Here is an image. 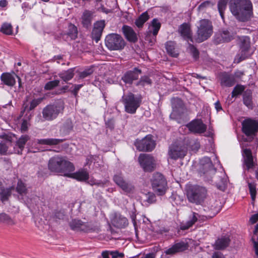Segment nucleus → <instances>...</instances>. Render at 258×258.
<instances>
[{
  "mask_svg": "<svg viewBox=\"0 0 258 258\" xmlns=\"http://www.w3.org/2000/svg\"><path fill=\"white\" fill-rule=\"evenodd\" d=\"M228 0H219L218 3V9L221 18L224 19V13L227 8Z\"/></svg>",
  "mask_w": 258,
  "mask_h": 258,
  "instance_id": "obj_40",
  "label": "nucleus"
},
{
  "mask_svg": "<svg viewBox=\"0 0 258 258\" xmlns=\"http://www.w3.org/2000/svg\"><path fill=\"white\" fill-rule=\"evenodd\" d=\"M13 187H5L3 186L0 189V199L3 203L8 200L11 197Z\"/></svg>",
  "mask_w": 258,
  "mask_h": 258,
  "instance_id": "obj_36",
  "label": "nucleus"
},
{
  "mask_svg": "<svg viewBox=\"0 0 258 258\" xmlns=\"http://www.w3.org/2000/svg\"><path fill=\"white\" fill-rule=\"evenodd\" d=\"M186 127L190 132L195 134H202L207 130V125L199 119L192 120L187 124Z\"/></svg>",
  "mask_w": 258,
  "mask_h": 258,
  "instance_id": "obj_15",
  "label": "nucleus"
},
{
  "mask_svg": "<svg viewBox=\"0 0 258 258\" xmlns=\"http://www.w3.org/2000/svg\"><path fill=\"white\" fill-rule=\"evenodd\" d=\"M131 218L132 219V222L133 223L134 226L136 225V214L135 212H133L131 214Z\"/></svg>",
  "mask_w": 258,
  "mask_h": 258,
  "instance_id": "obj_62",
  "label": "nucleus"
},
{
  "mask_svg": "<svg viewBox=\"0 0 258 258\" xmlns=\"http://www.w3.org/2000/svg\"><path fill=\"white\" fill-rule=\"evenodd\" d=\"M215 108L216 109V110L219 111L221 110L222 109V108L221 107V105L219 102V101H217L215 103Z\"/></svg>",
  "mask_w": 258,
  "mask_h": 258,
  "instance_id": "obj_64",
  "label": "nucleus"
},
{
  "mask_svg": "<svg viewBox=\"0 0 258 258\" xmlns=\"http://www.w3.org/2000/svg\"><path fill=\"white\" fill-rule=\"evenodd\" d=\"M248 186L251 199L253 201H254L256 194V184L254 182H248Z\"/></svg>",
  "mask_w": 258,
  "mask_h": 258,
  "instance_id": "obj_48",
  "label": "nucleus"
},
{
  "mask_svg": "<svg viewBox=\"0 0 258 258\" xmlns=\"http://www.w3.org/2000/svg\"><path fill=\"white\" fill-rule=\"evenodd\" d=\"M242 131L247 137L253 139L258 132V121L248 118L242 122Z\"/></svg>",
  "mask_w": 258,
  "mask_h": 258,
  "instance_id": "obj_10",
  "label": "nucleus"
},
{
  "mask_svg": "<svg viewBox=\"0 0 258 258\" xmlns=\"http://www.w3.org/2000/svg\"><path fill=\"white\" fill-rule=\"evenodd\" d=\"M188 247V243L184 241L175 243L171 247L165 250L164 253L167 255H173L178 252H182Z\"/></svg>",
  "mask_w": 258,
  "mask_h": 258,
  "instance_id": "obj_18",
  "label": "nucleus"
},
{
  "mask_svg": "<svg viewBox=\"0 0 258 258\" xmlns=\"http://www.w3.org/2000/svg\"><path fill=\"white\" fill-rule=\"evenodd\" d=\"M17 191L20 195H26L27 193V188L25 183L21 180H18L16 187Z\"/></svg>",
  "mask_w": 258,
  "mask_h": 258,
  "instance_id": "obj_42",
  "label": "nucleus"
},
{
  "mask_svg": "<svg viewBox=\"0 0 258 258\" xmlns=\"http://www.w3.org/2000/svg\"><path fill=\"white\" fill-rule=\"evenodd\" d=\"M258 229V225L255 226V230L252 237V240L253 243V247L255 251V253L258 257V234L257 233V230Z\"/></svg>",
  "mask_w": 258,
  "mask_h": 258,
  "instance_id": "obj_44",
  "label": "nucleus"
},
{
  "mask_svg": "<svg viewBox=\"0 0 258 258\" xmlns=\"http://www.w3.org/2000/svg\"><path fill=\"white\" fill-rule=\"evenodd\" d=\"M210 2L207 1L203 3H202L199 6V9L200 10H203L204 8L208 7L210 5Z\"/></svg>",
  "mask_w": 258,
  "mask_h": 258,
  "instance_id": "obj_60",
  "label": "nucleus"
},
{
  "mask_svg": "<svg viewBox=\"0 0 258 258\" xmlns=\"http://www.w3.org/2000/svg\"><path fill=\"white\" fill-rule=\"evenodd\" d=\"M109 254L111 255L112 258L124 257V254L123 253H120L117 250L109 251Z\"/></svg>",
  "mask_w": 258,
  "mask_h": 258,
  "instance_id": "obj_55",
  "label": "nucleus"
},
{
  "mask_svg": "<svg viewBox=\"0 0 258 258\" xmlns=\"http://www.w3.org/2000/svg\"><path fill=\"white\" fill-rule=\"evenodd\" d=\"M102 33V31L93 28L92 32V38L97 42L100 40Z\"/></svg>",
  "mask_w": 258,
  "mask_h": 258,
  "instance_id": "obj_52",
  "label": "nucleus"
},
{
  "mask_svg": "<svg viewBox=\"0 0 258 258\" xmlns=\"http://www.w3.org/2000/svg\"><path fill=\"white\" fill-rule=\"evenodd\" d=\"M15 77L19 80L20 78L15 74L10 73H3L1 77L2 81L6 85L9 86H13L16 83Z\"/></svg>",
  "mask_w": 258,
  "mask_h": 258,
  "instance_id": "obj_27",
  "label": "nucleus"
},
{
  "mask_svg": "<svg viewBox=\"0 0 258 258\" xmlns=\"http://www.w3.org/2000/svg\"><path fill=\"white\" fill-rule=\"evenodd\" d=\"M112 224L115 227L122 228L128 225L127 219L119 214H115L111 219Z\"/></svg>",
  "mask_w": 258,
  "mask_h": 258,
  "instance_id": "obj_21",
  "label": "nucleus"
},
{
  "mask_svg": "<svg viewBox=\"0 0 258 258\" xmlns=\"http://www.w3.org/2000/svg\"><path fill=\"white\" fill-rule=\"evenodd\" d=\"M105 45L111 50H119L124 47L125 42L120 35L112 33L106 36Z\"/></svg>",
  "mask_w": 258,
  "mask_h": 258,
  "instance_id": "obj_8",
  "label": "nucleus"
},
{
  "mask_svg": "<svg viewBox=\"0 0 258 258\" xmlns=\"http://www.w3.org/2000/svg\"><path fill=\"white\" fill-rule=\"evenodd\" d=\"M156 201V196L153 193H149L147 199V201L150 203L152 204Z\"/></svg>",
  "mask_w": 258,
  "mask_h": 258,
  "instance_id": "obj_56",
  "label": "nucleus"
},
{
  "mask_svg": "<svg viewBox=\"0 0 258 258\" xmlns=\"http://www.w3.org/2000/svg\"><path fill=\"white\" fill-rule=\"evenodd\" d=\"M94 71L92 68H88L79 73V79H83L91 76Z\"/></svg>",
  "mask_w": 258,
  "mask_h": 258,
  "instance_id": "obj_46",
  "label": "nucleus"
},
{
  "mask_svg": "<svg viewBox=\"0 0 258 258\" xmlns=\"http://www.w3.org/2000/svg\"><path fill=\"white\" fill-rule=\"evenodd\" d=\"M122 99L125 111L131 114H134L136 112L141 103V99L136 97L132 93L123 96Z\"/></svg>",
  "mask_w": 258,
  "mask_h": 258,
  "instance_id": "obj_7",
  "label": "nucleus"
},
{
  "mask_svg": "<svg viewBox=\"0 0 258 258\" xmlns=\"http://www.w3.org/2000/svg\"><path fill=\"white\" fill-rule=\"evenodd\" d=\"M231 12L240 22L249 21L253 17L252 5L250 0H236L229 6Z\"/></svg>",
  "mask_w": 258,
  "mask_h": 258,
  "instance_id": "obj_1",
  "label": "nucleus"
},
{
  "mask_svg": "<svg viewBox=\"0 0 258 258\" xmlns=\"http://www.w3.org/2000/svg\"><path fill=\"white\" fill-rule=\"evenodd\" d=\"M175 42L172 41L167 42L165 44L168 54L174 57H176L178 55V52L175 49Z\"/></svg>",
  "mask_w": 258,
  "mask_h": 258,
  "instance_id": "obj_38",
  "label": "nucleus"
},
{
  "mask_svg": "<svg viewBox=\"0 0 258 258\" xmlns=\"http://www.w3.org/2000/svg\"><path fill=\"white\" fill-rule=\"evenodd\" d=\"M187 49L189 52L192 55L193 58L195 60H197L199 57V51L196 47L192 44L188 43Z\"/></svg>",
  "mask_w": 258,
  "mask_h": 258,
  "instance_id": "obj_47",
  "label": "nucleus"
},
{
  "mask_svg": "<svg viewBox=\"0 0 258 258\" xmlns=\"http://www.w3.org/2000/svg\"><path fill=\"white\" fill-rule=\"evenodd\" d=\"M152 80L147 76L142 77L140 80L136 83V86L144 87L146 85H151L152 84Z\"/></svg>",
  "mask_w": 258,
  "mask_h": 258,
  "instance_id": "obj_43",
  "label": "nucleus"
},
{
  "mask_svg": "<svg viewBox=\"0 0 258 258\" xmlns=\"http://www.w3.org/2000/svg\"><path fill=\"white\" fill-rule=\"evenodd\" d=\"M243 156L244 159V164L247 169H249L253 168L254 166L253 157L252 153L249 149H244L243 150Z\"/></svg>",
  "mask_w": 258,
  "mask_h": 258,
  "instance_id": "obj_30",
  "label": "nucleus"
},
{
  "mask_svg": "<svg viewBox=\"0 0 258 258\" xmlns=\"http://www.w3.org/2000/svg\"><path fill=\"white\" fill-rule=\"evenodd\" d=\"M219 79L222 87H232L236 83L235 76L226 72L221 73L219 75Z\"/></svg>",
  "mask_w": 258,
  "mask_h": 258,
  "instance_id": "obj_19",
  "label": "nucleus"
},
{
  "mask_svg": "<svg viewBox=\"0 0 258 258\" xmlns=\"http://www.w3.org/2000/svg\"><path fill=\"white\" fill-rule=\"evenodd\" d=\"M109 251H103L101 255L102 258H109Z\"/></svg>",
  "mask_w": 258,
  "mask_h": 258,
  "instance_id": "obj_63",
  "label": "nucleus"
},
{
  "mask_svg": "<svg viewBox=\"0 0 258 258\" xmlns=\"http://www.w3.org/2000/svg\"><path fill=\"white\" fill-rule=\"evenodd\" d=\"M213 33L212 22L208 19H202L199 22L197 31V41L203 42L208 39Z\"/></svg>",
  "mask_w": 258,
  "mask_h": 258,
  "instance_id": "obj_6",
  "label": "nucleus"
},
{
  "mask_svg": "<svg viewBox=\"0 0 258 258\" xmlns=\"http://www.w3.org/2000/svg\"><path fill=\"white\" fill-rule=\"evenodd\" d=\"M1 31L6 35H12L13 34L12 26L9 23H4L1 27Z\"/></svg>",
  "mask_w": 258,
  "mask_h": 258,
  "instance_id": "obj_45",
  "label": "nucleus"
},
{
  "mask_svg": "<svg viewBox=\"0 0 258 258\" xmlns=\"http://www.w3.org/2000/svg\"><path fill=\"white\" fill-rule=\"evenodd\" d=\"M161 27V23L156 19H154L151 23V26L149 28V30L147 32L146 37L147 38L151 34L156 37Z\"/></svg>",
  "mask_w": 258,
  "mask_h": 258,
  "instance_id": "obj_31",
  "label": "nucleus"
},
{
  "mask_svg": "<svg viewBox=\"0 0 258 258\" xmlns=\"http://www.w3.org/2000/svg\"><path fill=\"white\" fill-rule=\"evenodd\" d=\"M245 88L243 86L237 85L233 89L231 95L232 97H234L238 95H240L244 91Z\"/></svg>",
  "mask_w": 258,
  "mask_h": 258,
  "instance_id": "obj_49",
  "label": "nucleus"
},
{
  "mask_svg": "<svg viewBox=\"0 0 258 258\" xmlns=\"http://www.w3.org/2000/svg\"><path fill=\"white\" fill-rule=\"evenodd\" d=\"M250 41L248 37L240 39L239 52L235 56L234 62L237 63L248 58L251 53L250 52Z\"/></svg>",
  "mask_w": 258,
  "mask_h": 258,
  "instance_id": "obj_9",
  "label": "nucleus"
},
{
  "mask_svg": "<svg viewBox=\"0 0 258 258\" xmlns=\"http://www.w3.org/2000/svg\"><path fill=\"white\" fill-rule=\"evenodd\" d=\"M28 128V122L26 120H23L21 125V130L26 131Z\"/></svg>",
  "mask_w": 258,
  "mask_h": 258,
  "instance_id": "obj_61",
  "label": "nucleus"
},
{
  "mask_svg": "<svg viewBox=\"0 0 258 258\" xmlns=\"http://www.w3.org/2000/svg\"><path fill=\"white\" fill-rule=\"evenodd\" d=\"M178 32L185 40L192 42L191 30L187 24L183 23L179 27Z\"/></svg>",
  "mask_w": 258,
  "mask_h": 258,
  "instance_id": "obj_26",
  "label": "nucleus"
},
{
  "mask_svg": "<svg viewBox=\"0 0 258 258\" xmlns=\"http://www.w3.org/2000/svg\"><path fill=\"white\" fill-rule=\"evenodd\" d=\"M141 166L145 172H151L155 168V161L153 156L146 154H141L138 158Z\"/></svg>",
  "mask_w": 258,
  "mask_h": 258,
  "instance_id": "obj_12",
  "label": "nucleus"
},
{
  "mask_svg": "<svg viewBox=\"0 0 258 258\" xmlns=\"http://www.w3.org/2000/svg\"><path fill=\"white\" fill-rule=\"evenodd\" d=\"M187 153V149L183 145L172 144L169 148L168 155L170 158L177 160L183 158Z\"/></svg>",
  "mask_w": 258,
  "mask_h": 258,
  "instance_id": "obj_13",
  "label": "nucleus"
},
{
  "mask_svg": "<svg viewBox=\"0 0 258 258\" xmlns=\"http://www.w3.org/2000/svg\"><path fill=\"white\" fill-rule=\"evenodd\" d=\"M230 242L229 236L224 235L218 238L215 241L214 247L216 249H224L228 246Z\"/></svg>",
  "mask_w": 258,
  "mask_h": 258,
  "instance_id": "obj_24",
  "label": "nucleus"
},
{
  "mask_svg": "<svg viewBox=\"0 0 258 258\" xmlns=\"http://www.w3.org/2000/svg\"><path fill=\"white\" fill-rule=\"evenodd\" d=\"M249 220L251 224L255 223L258 221V213L252 215Z\"/></svg>",
  "mask_w": 258,
  "mask_h": 258,
  "instance_id": "obj_58",
  "label": "nucleus"
},
{
  "mask_svg": "<svg viewBox=\"0 0 258 258\" xmlns=\"http://www.w3.org/2000/svg\"><path fill=\"white\" fill-rule=\"evenodd\" d=\"M68 34L72 39H76L78 35L77 27L74 24H70L68 27Z\"/></svg>",
  "mask_w": 258,
  "mask_h": 258,
  "instance_id": "obj_41",
  "label": "nucleus"
},
{
  "mask_svg": "<svg viewBox=\"0 0 258 258\" xmlns=\"http://www.w3.org/2000/svg\"><path fill=\"white\" fill-rule=\"evenodd\" d=\"M72 172H68L66 176L81 181H86L89 178V173L85 169H81L74 173Z\"/></svg>",
  "mask_w": 258,
  "mask_h": 258,
  "instance_id": "obj_20",
  "label": "nucleus"
},
{
  "mask_svg": "<svg viewBox=\"0 0 258 258\" xmlns=\"http://www.w3.org/2000/svg\"><path fill=\"white\" fill-rule=\"evenodd\" d=\"M134 145L139 151L150 152L154 149L156 144L152 139V136L149 135L142 140L137 139Z\"/></svg>",
  "mask_w": 258,
  "mask_h": 258,
  "instance_id": "obj_11",
  "label": "nucleus"
},
{
  "mask_svg": "<svg viewBox=\"0 0 258 258\" xmlns=\"http://www.w3.org/2000/svg\"><path fill=\"white\" fill-rule=\"evenodd\" d=\"M233 39V35L228 30L223 29L219 31L215 35L214 41L216 43L219 44L228 42Z\"/></svg>",
  "mask_w": 258,
  "mask_h": 258,
  "instance_id": "obj_17",
  "label": "nucleus"
},
{
  "mask_svg": "<svg viewBox=\"0 0 258 258\" xmlns=\"http://www.w3.org/2000/svg\"><path fill=\"white\" fill-rule=\"evenodd\" d=\"M48 169L52 172L63 173L66 176L68 172L75 170L74 164L61 157L51 158L48 162Z\"/></svg>",
  "mask_w": 258,
  "mask_h": 258,
  "instance_id": "obj_2",
  "label": "nucleus"
},
{
  "mask_svg": "<svg viewBox=\"0 0 258 258\" xmlns=\"http://www.w3.org/2000/svg\"><path fill=\"white\" fill-rule=\"evenodd\" d=\"M252 92L250 90H246L243 94V102L248 108L253 107Z\"/></svg>",
  "mask_w": 258,
  "mask_h": 258,
  "instance_id": "obj_37",
  "label": "nucleus"
},
{
  "mask_svg": "<svg viewBox=\"0 0 258 258\" xmlns=\"http://www.w3.org/2000/svg\"><path fill=\"white\" fill-rule=\"evenodd\" d=\"M83 85H75L74 89L72 91L73 94L76 96L79 90L82 87Z\"/></svg>",
  "mask_w": 258,
  "mask_h": 258,
  "instance_id": "obj_57",
  "label": "nucleus"
},
{
  "mask_svg": "<svg viewBox=\"0 0 258 258\" xmlns=\"http://www.w3.org/2000/svg\"><path fill=\"white\" fill-rule=\"evenodd\" d=\"M141 74V70L135 68L132 70L127 71L122 77L121 80L125 84L131 85L134 81L138 79L139 75Z\"/></svg>",
  "mask_w": 258,
  "mask_h": 258,
  "instance_id": "obj_16",
  "label": "nucleus"
},
{
  "mask_svg": "<svg viewBox=\"0 0 258 258\" xmlns=\"http://www.w3.org/2000/svg\"><path fill=\"white\" fill-rule=\"evenodd\" d=\"M201 163L203 165V169L208 168V170L204 172V174L206 176L208 174H213L216 172V170L214 168L211 159L209 157H204L201 160Z\"/></svg>",
  "mask_w": 258,
  "mask_h": 258,
  "instance_id": "obj_28",
  "label": "nucleus"
},
{
  "mask_svg": "<svg viewBox=\"0 0 258 258\" xmlns=\"http://www.w3.org/2000/svg\"><path fill=\"white\" fill-rule=\"evenodd\" d=\"M0 222L10 225L14 224V222L12 219L5 213L0 214Z\"/></svg>",
  "mask_w": 258,
  "mask_h": 258,
  "instance_id": "obj_51",
  "label": "nucleus"
},
{
  "mask_svg": "<svg viewBox=\"0 0 258 258\" xmlns=\"http://www.w3.org/2000/svg\"><path fill=\"white\" fill-rule=\"evenodd\" d=\"M63 109V104L60 101L47 105L42 110V118L45 121L53 120L62 113Z\"/></svg>",
  "mask_w": 258,
  "mask_h": 258,
  "instance_id": "obj_3",
  "label": "nucleus"
},
{
  "mask_svg": "<svg viewBox=\"0 0 258 258\" xmlns=\"http://www.w3.org/2000/svg\"><path fill=\"white\" fill-rule=\"evenodd\" d=\"M93 13L89 10H85L82 16V24L84 27L88 28L91 25Z\"/></svg>",
  "mask_w": 258,
  "mask_h": 258,
  "instance_id": "obj_32",
  "label": "nucleus"
},
{
  "mask_svg": "<svg viewBox=\"0 0 258 258\" xmlns=\"http://www.w3.org/2000/svg\"><path fill=\"white\" fill-rule=\"evenodd\" d=\"M151 183L154 192L158 196H163L167 189V183L164 176L159 172L153 174Z\"/></svg>",
  "mask_w": 258,
  "mask_h": 258,
  "instance_id": "obj_5",
  "label": "nucleus"
},
{
  "mask_svg": "<svg viewBox=\"0 0 258 258\" xmlns=\"http://www.w3.org/2000/svg\"><path fill=\"white\" fill-rule=\"evenodd\" d=\"M114 182L126 194L131 193L134 190V186L126 181L121 174H116L113 176Z\"/></svg>",
  "mask_w": 258,
  "mask_h": 258,
  "instance_id": "obj_14",
  "label": "nucleus"
},
{
  "mask_svg": "<svg viewBox=\"0 0 258 258\" xmlns=\"http://www.w3.org/2000/svg\"><path fill=\"white\" fill-rule=\"evenodd\" d=\"M30 139L29 136L22 135L17 141L16 147H14V152L18 154H22L26 142Z\"/></svg>",
  "mask_w": 258,
  "mask_h": 258,
  "instance_id": "obj_25",
  "label": "nucleus"
},
{
  "mask_svg": "<svg viewBox=\"0 0 258 258\" xmlns=\"http://www.w3.org/2000/svg\"><path fill=\"white\" fill-rule=\"evenodd\" d=\"M70 226L72 230L74 231H81L88 232L89 228L86 223L83 222L80 220L74 219L70 222Z\"/></svg>",
  "mask_w": 258,
  "mask_h": 258,
  "instance_id": "obj_23",
  "label": "nucleus"
},
{
  "mask_svg": "<svg viewBox=\"0 0 258 258\" xmlns=\"http://www.w3.org/2000/svg\"><path fill=\"white\" fill-rule=\"evenodd\" d=\"M65 141L64 139H53V138H48V139H38L37 142L38 144L40 145H57L60 143L63 142Z\"/></svg>",
  "mask_w": 258,
  "mask_h": 258,
  "instance_id": "obj_33",
  "label": "nucleus"
},
{
  "mask_svg": "<svg viewBox=\"0 0 258 258\" xmlns=\"http://www.w3.org/2000/svg\"><path fill=\"white\" fill-rule=\"evenodd\" d=\"M206 189L201 186L194 185L187 191V198L190 203L196 205H201L207 196Z\"/></svg>",
  "mask_w": 258,
  "mask_h": 258,
  "instance_id": "obj_4",
  "label": "nucleus"
},
{
  "mask_svg": "<svg viewBox=\"0 0 258 258\" xmlns=\"http://www.w3.org/2000/svg\"><path fill=\"white\" fill-rule=\"evenodd\" d=\"M200 216L196 212H192L189 216V220L185 222H182L180 225V229L183 230L188 229L191 227L198 221Z\"/></svg>",
  "mask_w": 258,
  "mask_h": 258,
  "instance_id": "obj_29",
  "label": "nucleus"
},
{
  "mask_svg": "<svg viewBox=\"0 0 258 258\" xmlns=\"http://www.w3.org/2000/svg\"><path fill=\"white\" fill-rule=\"evenodd\" d=\"M105 27V22L104 21H98L94 24V28L103 31Z\"/></svg>",
  "mask_w": 258,
  "mask_h": 258,
  "instance_id": "obj_54",
  "label": "nucleus"
},
{
  "mask_svg": "<svg viewBox=\"0 0 258 258\" xmlns=\"http://www.w3.org/2000/svg\"><path fill=\"white\" fill-rule=\"evenodd\" d=\"M59 84V81L58 80L49 81L45 84L44 89L46 90H50L58 86Z\"/></svg>",
  "mask_w": 258,
  "mask_h": 258,
  "instance_id": "obj_50",
  "label": "nucleus"
},
{
  "mask_svg": "<svg viewBox=\"0 0 258 258\" xmlns=\"http://www.w3.org/2000/svg\"><path fill=\"white\" fill-rule=\"evenodd\" d=\"M43 98H39L33 99L29 104H24L23 106V110L22 112L25 111H30L33 110L43 100Z\"/></svg>",
  "mask_w": 258,
  "mask_h": 258,
  "instance_id": "obj_34",
  "label": "nucleus"
},
{
  "mask_svg": "<svg viewBox=\"0 0 258 258\" xmlns=\"http://www.w3.org/2000/svg\"><path fill=\"white\" fill-rule=\"evenodd\" d=\"M9 146L7 143H0V155H6L8 153Z\"/></svg>",
  "mask_w": 258,
  "mask_h": 258,
  "instance_id": "obj_53",
  "label": "nucleus"
},
{
  "mask_svg": "<svg viewBox=\"0 0 258 258\" xmlns=\"http://www.w3.org/2000/svg\"><path fill=\"white\" fill-rule=\"evenodd\" d=\"M212 258H225V257L221 252L217 251L213 253Z\"/></svg>",
  "mask_w": 258,
  "mask_h": 258,
  "instance_id": "obj_59",
  "label": "nucleus"
},
{
  "mask_svg": "<svg viewBox=\"0 0 258 258\" xmlns=\"http://www.w3.org/2000/svg\"><path fill=\"white\" fill-rule=\"evenodd\" d=\"M75 68H73L69 69L67 71H62V72L58 74V76L64 82H67L73 78L75 75Z\"/></svg>",
  "mask_w": 258,
  "mask_h": 258,
  "instance_id": "obj_35",
  "label": "nucleus"
},
{
  "mask_svg": "<svg viewBox=\"0 0 258 258\" xmlns=\"http://www.w3.org/2000/svg\"><path fill=\"white\" fill-rule=\"evenodd\" d=\"M149 19L147 12L142 13L135 21V24L138 28H142L144 23Z\"/></svg>",
  "mask_w": 258,
  "mask_h": 258,
  "instance_id": "obj_39",
  "label": "nucleus"
},
{
  "mask_svg": "<svg viewBox=\"0 0 258 258\" xmlns=\"http://www.w3.org/2000/svg\"><path fill=\"white\" fill-rule=\"evenodd\" d=\"M122 30L125 37L128 41L135 43L138 41L137 34L131 27L124 25Z\"/></svg>",
  "mask_w": 258,
  "mask_h": 258,
  "instance_id": "obj_22",
  "label": "nucleus"
}]
</instances>
